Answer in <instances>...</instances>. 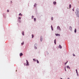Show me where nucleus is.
<instances>
[{"label": "nucleus", "instance_id": "obj_30", "mask_svg": "<svg viewBox=\"0 0 79 79\" xmlns=\"http://www.w3.org/2000/svg\"><path fill=\"white\" fill-rule=\"evenodd\" d=\"M73 56H75V54H74V53H73Z\"/></svg>", "mask_w": 79, "mask_h": 79}, {"label": "nucleus", "instance_id": "obj_3", "mask_svg": "<svg viewBox=\"0 0 79 79\" xmlns=\"http://www.w3.org/2000/svg\"><path fill=\"white\" fill-rule=\"evenodd\" d=\"M57 29H59V30H60V31H61V28H60V27L59 26H58L57 28Z\"/></svg>", "mask_w": 79, "mask_h": 79}, {"label": "nucleus", "instance_id": "obj_33", "mask_svg": "<svg viewBox=\"0 0 79 79\" xmlns=\"http://www.w3.org/2000/svg\"><path fill=\"white\" fill-rule=\"evenodd\" d=\"M7 12L8 13V12H9V10H7Z\"/></svg>", "mask_w": 79, "mask_h": 79}, {"label": "nucleus", "instance_id": "obj_39", "mask_svg": "<svg viewBox=\"0 0 79 79\" xmlns=\"http://www.w3.org/2000/svg\"><path fill=\"white\" fill-rule=\"evenodd\" d=\"M67 79H70L69 78H67Z\"/></svg>", "mask_w": 79, "mask_h": 79}, {"label": "nucleus", "instance_id": "obj_31", "mask_svg": "<svg viewBox=\"0 0 79 79\" xmlns=\"http://www.w3.org/2000/svg\"><path fill=\"white\" fill-rule=\"evenodd\" d=\"M64 69L65 71H66V67H64Z\"/></svg>", "mask_w": 79, "mask_h": 79}, {"label": "nucleus", "instance_id": "obj_6", "mask_svg": "<svg viewBox=\"0 0 79 79\" xmlns=\"http://www.w3.org/2000/svg\"><path fill=\"white\" fill-rule=\"evenodd\" d=\"M20 56H22L23 55V53L21 52L19 54Z\"/></svg>", "mask_w": 79, "mask_h": 79}, {"label": "nucleus", "instance_id": "obj_18", "mask_svg": "<svg viewBox=\"0 0 79 79\" xmlns=\"http://www.w3.org/2000/svg\"><path fill=\"white\" fill-rule=\"evenodd\" d=\"M34 21L35 22H36V18H34Z\"/></svg>", "mask_w": 79, "mask_h": 79}, {"label": "nucleus", "instance_id": "obj_29", "mask_svg": "<svg viewBox=\"0 0 79 79\" xmlns=\"http://www.w3.org/2000/svg\"><path fill=\"white\" fill-rule=\"evenodd\" d=\"M21 45H24V42H23V43H21Z\"/></svg>", "mask_w": 79, "mask_h": 79}, {"label": "nucleus", "instance_id": "obj_27", "mask_svg": "<svg viewBox=\"0 0 79 79\" xmlns=\"http://www.w3.org/2000/svg\"><path fill=\"white\" fill-rule=\"evenodd\" d=\"M31 19H34V16H33V15H32V16H31Z\"/></svg>", "mask_w": 79, "mask_h": 79}, {"label": "nucleus", "instance_id": "obj_15", "mask_svg": "<svg viewBox=\"0 0 79 79\" xmlns=\"http://www.w3.org/2000/svg\"><path fill=\"white\" fill-rule=\"evenodd\" d=\"M51 27L52 30L53 31V26H52V25L51 26Z\"/></svg>", "mask_w": 79, "mask_h": 79}, {"label": "nucleus", "instance_id": "obj_1", "mask_svg": "<svg viewBox=\"0 0 79 79\" xmlns=\"http://www.w3.org/2000/svg\"><path fill=\"white\" fill-rule=\"evenodd\" d=\"M26 63L27 64H26V65L27 66H29V62H28V60H26Z\"/></svg>", "mask_w": 79, "mask_h": 79}, {"label": "nucleus", "instance_id": "obj_32", "mask_svg": "<svg viewBox=\"0 0 79 79\" xmlns=\"http://www.w3.org/2000/svg\"><path fill=\"white\" fill-rule=\"evenodd\" d=\"M19 23H21V20H19Z\"/></svg>", "mask_w": 79, "mask_h": 79}, {"label": "nucleus", "instance_id": "obj_34", "mask_svg": "<svg viewBox=\"0 0 79 79\" xmlns=\"http://www.w3.org/2000/svg\"><path fill=\"white\" fill-rule=\"evenodd\" d=\"M73 11H74V8L73 9Z\"/></svg>", "mask_w": 79, "mask_h": 79}, {"label": "nucleus", "instance_id": "obj_14", "mask_svg": "<svg viewBox=\"0 0 79 79\" xmlns=\"http://www.w3.org/2000/svg\"><path fill=\"white\" fill-rule=\"evenodd\" d=\"M77 32V30L76 29V28H75L74 30L75 33H76Z\"/></svg>", "mask_w": 79, "mask_h": 79}, {"label": "nucleus", "instance_id": "obj_12", "mask_svg": "<svg viewBox=\"0 0 79 79\" xmlns=\"http://www.w3.org/2000/svg\"><path fill=\"white\" fill-rule=\"evenodd\" d=\"M3 16L4 17V18H6V14H3Z\"/></svg>", "mask_w": 79, "mask_h": 79}, {"label": "nucleus", "instance_id": "obj_10", "mask_svg": "<svg viewBox=\"0 0 79 79\" xmlns=\"http://www.w3.org/2000/svg\"><path fill=\"white\" fill-rule=\"evenodd\" d=\"M67 69H71V68H70V67H69V65H68L67 66Z\"/></svg>", "mask_w": 79, "mask_h": 79}, {"label": "nucleus", "instance_id": "obj_44", "mask_svg": "<svg viewBox=\"0 0 79 79\" xmlns=\"http://www.w3.org/2000/svg\"><path fill=\"white\" fill-rule=\"evenodd\" d=\"M35 46H37V45H35Z\"/></svg>", "mask_w": 79, "mask_h": 79}, {"label": "nucleus", "instance_id": "obj_37", "mask_svg": "<svg viewBox=\"0 0 79 79\" xmlns=\"http://www.w3.org/2000/svg\"><path fill=\"white\" fill-rule=\"evenodd\" d=\"M76 72L77 74L78 73V72H77V71Z\"/></svg>", "mask_w": 79, "mask_h": 79}, {"label": "nucleus", "instance_id": "obj_22", "mask_svg": "<svg viewBox=\"0 0 79 79\" xmlns=\"http://www.w3.org/2000/svg\"><path fill=\"white\" fill-rule=\"evenodd\" d=\"M36 62L37 63H39V60H38L37 59L36 60Z\"/></svg>", "mask_w": 79, "mask_h": 79}, {"label": "nucleus", "instance_id": "obj_40", "mask_svg": "<svg viewBox=\"0 0 79 79\" xmlns=\"http://www.w3.org/2000/svg\"><path fill=\"white\" fill-rule=\"evenodd\" d=\"M47 55H48V54H47Z\"/></svg>", "mask_w": 79, "mask_h": 79}, {"label": "nucleus", "instance_id": "obj_8", "mask_svg": "<svg viewBox=\"0 0 79 79\" xmlns=\"http://www.w3.org/2000/svg\"><path fill=\"white\" fill-rule=\"evenodd\" d=\"M77 17H78V18H79V13H78V14H76Z\"/></svg>", "mask_w": 79, "mask_h": 79}, {"label": "nucleus", "instance_id": "obj_41", "mask_svg": "<svg viewBox=\"0 0 79 79\" xmlns=\"http://www.w3.org/2000/svg\"><path fill=\"white\" fill-rule=\"evenodd\" d=\"M60 79H63V78H60Z\"/></svg>", "mask_w": 79, "mask_h": 79}, {"label": "nucleus", "instance_id": "obj_24", "mask_svg": "<svg viewBox=\"0 0 79 79\" xmlns=\"http://www.w3.org/2000/svg\"><path fill=\"white\" fill-rule=\"evenodd\" d=\"M68 61H67V62L65 63V65H66V64H67L68 63Z\"/></svg>", "mask_w": 79, "mask_h": 79}, {"label": "nucleus", "instance_id": "obj_13", "mask_svg": "<svg viewBox=\"0 0 79 79\" xmlns=\"http://www.w3.org/2000/svg\"><path fill=\"white\" fill-rule=\"evenodd\" d=\"M69 29L71 31H72V27L71 26H70Z\"/></svg>", "mask_w": 79, "mask_h": 79}, {"label": "nucleus", "instance_id": "obj_42", "mask_svg": "<svg viewBox=\"0 0 79 79\" xmlns=\"http://www.w3.org/2000/svg\"><path fill=\"white\" fill-rule=\"evenodd\" d=\"M25 65L26 66V64H25Z\"/></svg>", "mask_w": 79, "mask_h": 79}, {"label": "nucleus", "instance_id": "obj_7", "mask_svg": "<svg viewBox=\"0 0 79 79\" xmlns=\"http://www.w3.org/2000/svg\"><path fill=\"white\" fill-rule=\"evenodd\" d=\"M56 36H60V34H55Z\"/></svg>", "mask_w": 79, "mask_h": 79}, {"label": "nucleus", "instance_id": "obj_25", "mask_svg": "<svg viewBox=\"0 0 79 79\" xmlns=\"http://www.w3.org/2000/svg\"><path fill=\"white\" fill-rule=\"evenodd\" d=\"M51 20L52 21H53V17L51 18Z\"/></svg>", "mask_w": 79, "mask_h": 79}, {"label": "nucleus", "instance_id": "obj_28", "mask_svg": "<svg viewBox=\"0 0 79 79\" xmlns=\"http://www.w3.org/2000/svg\"><path fill=\"white\" fill-rule=\"evenodd\" d=\"M21 19V18L20 17H19V19Z\"/></svg>", "mask_w": 79, "mask_h": 79}, {"label": "nucleus", "instance_id": "obj_5", "mask_svg": "<svg viewBox=\"0 0 79 79\" xmlns=\"http://www.w3.org/2000/svg\"><path fill=\"white\" fill-rule=\"evenodd\" d=\"M43 38V37L42 36H40V40L41 42H42V39Z\"/></svg>", "mask_w": 79, "mask_h": 79}, {"label": "nucleus", "instance_id": "obj_9", "mask_svg": "<svg viewBox=\"0 0 79 79\" xmlns=\"http://www.w3.org/2000/svg\"><path fill=\"white\" fill-rule=\"evenodd\" d=\"M59 48H60V49H61V48H62V46H61L60 44L59 45Z\"/></svg>", "mask_w": 79, "mask_h": 79}, {"label": "nucleus", "instance_id": "obj_20", "mask_svg": "<svg viewBox=\"0 0 79 79\" xmlns=\"http://www.w3.org/2000/svg\"><path fill=\"white\" fill-rule=\"evenodd\" d=\"M69 9H70L71 8V4H69Z\"/></svg>", "mask_w": 79, "mask_h": 79}, {"label": "nucleus", "instance_id": "obj_4", "mask_svg": "<svg viewBox=\"0 0 79 79\" xmlns=\"http://www.w3.org/2000/svg\"><path fill=\"white\" fill-rule=\"evenodd\" d=\"M35 45H37V44H35V49H37V48Z\"/></svg>", "mask_w": 79, "mask_h": 79}, {"label": "nucleus", "instance_id": "obj_16", "mask_svg": "<svg viewBox=\"0 0 79 79\" xmlns=\"http://www.w3.org/2000/svg\"><path fill=\"white\" fill-rule=\"evenodd\" d=\"M36 6H37V4L35 3V5H34V7L35 8V7H36Z\"/></svg>", "mask_w": 79, "mask_h": 79}, {"label": "nucleus", "instance_id": "obj_26", "mask_svg": "<svg viewBox=\"0 0 79 79\" xmlns=\"http://www.w3.org/2000/svg\"><path fill=\"white\" fill-rule=\"evenodd\" d=\"M34 35L32 34V38H33V37H34Z\"/></svg>", "mask_w": 79, "mask_h": 79}, {"label": "nucleus", "instance_id": "obj_21", "mask_svg": "<svg viewBox=\"0 0 79 79\" xmlns=\"http://www.w3.org/2000/svg\"><path fill=\"white\" fill-rule=\"evenodd\" d=\"M24 32L23 31L22 34L23 35H24Z\"/></svg>", "mask_w": 79, "mask_h": 79}, {"label": "nucleus", "instance_id": "obj_23", "mask_svg": "<svg viewBox=\"0 0 79 79\" xmlns=\"http://www.w3.org/2000/svg\"><path fill=\"white\" fill-rule=\"evenodd\" d=\"M33 60L34 61H36V59H33Z\"/></svg>", "mask_w": 79, "mask_h": 79}, {"label": "nucleus", "instance_id": "obj_17", "mask_svg": "<svg viewBox=\"0 0 79 79\" xmlns=\"http://www.w3.org/2000/svg\"><path fill=\"white\" fill-rule=\"evenodd\" d=\"M19 16H23V14H21V13H20L19 14Z\"/></svg>", "mask_w": 79, "mask_h": 79}, {"label": "nucleus", "instance_id": "obj_35", "mask_svg": "<svg viewBox=\"0 0 79 79\" xmlns=\"http://www.w3.org/2000/svg\"><path fill=\"white\" fill-rule=\"evenodd\" d=\"M77 76H79V75H78V73H77Z\"/></svg>", "mask_w": 79, "mask_h": 79}, {"label": "nucleus", "instance_id": "obj_43", "mask_svg": "<svg viewBox=\"0 0 79 79\" xmlns=\"http://www.w3.org/2000/svg\"><path fill=\"white\" fill-rule=\"evenodd\" d=\"M16 71L17 72V70H16Z\"/></svg>", "mask_w": 79, "mask_h": 79}, {"label": "nucleus", "instance_id": "obj_2", "mask_svg": "<svg viewBox=\"0 0 79 79\" xmlns=\"http://www.w3.org/2000/svg\"><path fill=\"white\" fill-rule=\"evenodd\" d=\"M78 13H79V10H77V9L76 10V12H75L76 15L77 14H78Z\"/></svg>", "mask_w": 79, "mask_h": 79}, {"label": "nucleus", "instance_id": "obj_11", "mask_svg": "<svg viewBox=\"0 0 79 79\" xmlns=\"http://www.w3.org/2000/svg\"><path fill=\"white\" fill-rule=\"evenodd\" d=\"M53 4H54L55 5H56V2L55 1L53 2Z\"/></svg>", "mask_w": 79, "mask_h": 79}, {"label": "nucleus", "instance_id": "obj_19", "mask_svg": "<svg viewBox=\"0 0 79 79\" xmlns=\"http://www.w3.org/2000/svg\"><path fill=\"white\" fill-rule=\"evenodd\" d=\"M54 44L55 45H56V39H55L54 40Z\"/></svg>", "mask_w": 79, "mask_h": 79}, {"label": "nucleus", "instance_id": "obj_36", "mask_svg": "<svg viewBox=\"0 0 79 79\" xmlns=\"http://www.w3.org/2000/svg\"><path fill=\"white\" fill-rule=\"evenodd\" d=\"M10 3H13V2H12V1H10Z\"/></svg>", "mask_w": 79, "mask_h": 79}, {"label": "nucleus", "instance_id": "obj_38", "mask_svg": "<svg viewBox=\"0 0 79 79\" xmlns=\"http://www.w3.org/2000/svg\"><path fill=\"white\" fill-rule=\"evenodd\" d=\"M76 72L77 71V69H76Z\"/></svg>", "mask_w": 79, "mask_h": 79}]
</instances>
